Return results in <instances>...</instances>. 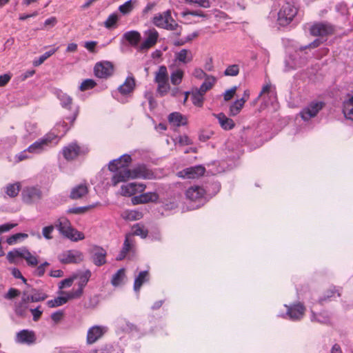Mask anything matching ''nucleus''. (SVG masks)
Returning <instances> with one entry per match:
<instances>
[{"mask_svg": "<svg viewBox=\"0 0 353 353\" xmlns=\"http://www.w3.org/2000/svg\"><path fill=\"white\" fill-rule=\"evenodd\" d=\"M155 178L154 172L148 169L144 164L138 165L132 169H125L114 174L112 178V183L116 186L121 182H125L129 179H152Z\"/></svg>", "mask_w": 353, "mask_h": 353, "instance_id": "nucleus-1", "label": "nucleus"}, {"mask_svg": "<svg viewBox=\"0 0 353 353\" xmlns=\"http://www.w3.org/2000/svg\"><path fill=\"white\" fill-rule=\"evenodd\" d=\"M152 22L158 28L172 31L175 30L178 36L181 34L182 27L172 18L171 11L169 10L155 15Z\"/></svg>", "mask_w": 353, "mask_h": 353, "instance_id": "nucleus-2", "label": "nucleus"}, {"mask_svg": "<svg viewBox=\"0 0 353 353\" xmlns=\"http://www.w3.org/2000/svg\"><path fill=\"white\" fill-rule=\"evenodd\" d=\"M57 98L61 102V107L68 111L65 119L72 125L79 114V106L74 105L72 97L61 91L57 94Z\"/></svg>", "mask_w": 353, "mask_h": 353, "instance_id": "nucleus-3", "label": "nucleus"}, {"mask_svg": "<svg viewBox=\"0 0 353 353\" xmlns=\"http://www.w3.org/2000/svg\"><path fill=\"white\" fill-rule=\"evenodd\" d=\"M55 227L61 234L73 241L83 240L85 238L83 233L72 228L70 221L65 217L59 218Z\"/></svg>", "mask_w": 353, "mask_h": 353, "instance_id": "nucleus-4", "label": "nucleus"}, {"mask_svg": "<svg viewBox=\"0 0 353 353\" xmlns=\"http://www.w3.org/2000/svg\"><path fill=\"white\" fill-rule=\"evenodd\" d=\"M298 13V9L290 2H284L278 12L277 22L281 26L289 25Z\"/></svg>", "mask_w": 353, "mask_h": 353, "instance_id": "nucleus-5", "label": "nucleus"}, {"mask_svg": "<svg viewBox=\"0 0 353 353\" xmlns=\"http://www.w3.org/2000/svg\"><path fill=\"white\" fill-rule=\"evenodd\" d=\"M145 39L139 45V50L141 52L147 51L153 48L157 43L159 34L155 28H150L143 32Z\"/></svg>", "mask_w": 353, "mask_h": 353, "instance_id": "nucleus-6", "label": "nucleus"}, {"mask_svg": "<svg viewBox=\"0 0 353 353\" xmlns=\"http://www.w3.org/2000/svg\"><path fill=\"white\" fill-rule=\"evenodd\" d=\"M334 27L326 22L314 23L310 28V33L314 37H327L333 34Z\"/></svg>", "mask_w": 353, "mask_h": 353, "instance_id": "nucleus-7", "label": "nucleus"}, {"mask_svg": "<svg viewBox=\"0 0 353 353\" xmlns=\"http://www.w3.org/2000/svg\"><path fill=\"white\" fill-rule=\"evenodd\" d=\"M114 71L113 63L108 61L98 62L94 67L95 76L100 79H108L113 74Z\"/></svg>", "mask_w": 353, "mask_h": 353, "instance_id": "nucleus-8", "label": "nucleus"}, {"mask_svg": "<svg viewBox=\"0 0 353 353\" xmlns=\"http://www.w3.org/2000/svg\"><path fill=\"white\" fill-rule=\"evenodd\" d=\"M58 259L63 264L79 263L83 261V254L79 250H70L60 254Z\"/></svg>", "mask_w": 353, "mask_h": 353, "instance_id": "nucleus-9", "label": "nucleus"}, {"mask_svg": "<svg viewBox=\"0 0 353 353\" xmlns=\"http://www.w3.org/2000/svg\"><path fill=\"white\" fill-rule=\"evenodd\" d=\"M132 157L129 154H123L119 158L112 160L109 163L108 169L112 172L117 173L121 170L129 169L128 167L132 163Z\"/></svg>", "mask_w": 353, "mask_h": 353, "instance_id": "nucleus-10", "label": "nucleus"}, {"mask_svg": "<svg viewBox=\"0 0 353 353\" xmlns=\"http://www.w3.org/2000/svg\"><path fill=\"white\" fill-rule=\"evenodd\" d=\"M42 198V192L38 187H26L22 192V199L27 204H32Z\"/></svg>", "mask_w": 353, "mask_h": 353, "instance_id": "nucleus-11", "label": "nucleus"}, {"mask_svg": "<svg viewBox=\"0 0 353 353\" xmlns=\"http://www.w3.org/2000/svg\"><path fill=\"white\" fill-rule=\"evenodd\" d=\"M324 105L325 103L322 101H312L301 110L300 115L304 121H308L316 117Z\"/></svg>", "mask_w": 353, "mask_h": 353, "instance_id": "nucleus-12", "label": "nucleus"}, {"mask_svg": "<svg viewBox=\"0 0 353 353\" xmlns=\"http://www.w3.org/2000/svg\"><path fill=\"white\" fill-rule=\"evenodd\" d=\"M108 328L102 325H94L87 332L86 343L88 345L96 343L107 332Z\"/></svg>", "mask_w": 353, "mask_h": 353, "instance_id": "nucleus-13", "label": "nucleus"}, {"mask_svg": "<svg viewBox=\"0 0 353 353\" xmlns=\"http://www.w3.org/2000/svg\"><path fill=\"white\" fill-rule=\"evenodd\" d=\"M62 154L67 161H72L79 155L84 154V151L79 145L74 142L64 147L62 150Z\"/></svg>", "mask_w": 353, "mask_h": 353, "instance_id": "nucleus-14", "label": "nucleus"}, {"mask_svg": "<svg viewBox=\"0 0 353 353\" xmlns=\"http://www.w3.org/2000/svg\"><path fill=\"white\" fill-rule=\"evenodd\" d=\"M205 194L204 188L198 185L191 186L185 192L186 198L192 202H201Z\"/></svg>", "mask_w": 353, "mask_h": 353, "instance_id": "nucleus-15", "label": "nucleus"}, {"mask_svg": "<svg viewBox=\"0 0 353 353\" xmlns=\"http://www.w3.org/2000/svg\"><path fill=\"white\" fill-rule=\"evenodd\" d=\"M205 169L202 165H196L183 169L179 176L186 179H196L204 174Z\"/></svg>", "mask_w": 353, "mask_h": 353, "instance_id": "nucleus-16", "label": "nucleus"}, {"mask_svg": "<svg viewBox=\"0 0 353 353\" xmlns=\"http://www.w3.org/2000/svg\"><path fill=\"white\" fill-rule=\"evenodd\" d=\"M146 185L143 183H130L121 186L120 194L123 196H131L138 192L144 191Z\"/></svg>", "mask_w": 353, "mask_h": 353, "instance_id": "nucleus-17", "label": "nucleus"}, {"mask_svg": "<svg viewBox=\"0 0 353 353\" xmlns=\"http://www.w3.org/2000/svg\"><path fill=\"white\" fill-rule=\"evenodd\" d=\"M287 307V315L292 320H300L305 314V307L301 303H297L292 305H285Z\"/></svg>", "mask_w": 353, "mask_h": 353, "instance_id": "nucleus-18", "label": "nucleus"}, {"mask_svg": "<svg viewBox=\"0 0 353 353\" xmlns=\"http://www.w3.org/2000/svg\"><path fill=\"white\" fill-rule=\"evenodd\" d=\"M91 259L97 266H101L106 263V251L101 247L95 246L91 252Z\"/></svg>", "mask_w": 353, "mask_h": 353, "instance_id": "nucleus-19", "label": "nucleus"}, {"mask_svg": "<svg viewBox=\"0 0 353 353\" xmlns=\"http://www.w3.org/2000/svg\"><path fill=\"white\" fill-rule=\"evenodd\" d=\"M36 336L34 332L28 330H22L16 334L15 341L18 343L31 345L35 343Z\"/></svg>", "mask_w": 353, "mask_h": 353, "instance_id": "nucleus-20", "label": "nucleus"}, {"mask_svg": "<svg viewBox=\"0 0 353 353\" xmlns=\"http://www.w3.org/2000/svg\"><path fill=\"white\" fill-rule=\"evenodd\" d=\"M159 196L157 192H149L135 196L132 199L134 205L148 203L149 202H157Z\"/></svg>", "mask_w": 353, "mask_h": 353, "instance_id": "nucleus-21", "label": "nucleus"}, {"mask_svg": "<svg viewBox=\"0 0 353 353\" xmlns=\"http://www.w3.org/2000/svg\"><path fill=\"white\" fill-rule=\"evenodd\" d=\"M55 138V137H43L32 144H31L27 149V150L30 153H39L43 151L45 147L48 146L52 141Z\"/></svg>", "mask_w": 353, "mask_h": 353, "instance_id": "nucleus-22", "label": "nucleus"}, {"mask_svg": "<svg viewBox=\"0 0 353 353\" xmlns=\"http://www.w3.org/2000/svg\"><path fill=\"white\" fill-rule=\"evenodd\" d=\"M192 52L189 49L183 48L174 52V61L187 65L193 61Z\"/></svg>", "mask_w": 353, "mask_h": 353, "instance_id": "nucleus-23", "label": "nucleus"}, {"mask_svg": "<svg viewBox=\"0 0 353 353\" xmlns=\"http://www.w3.org/2000/svg\"><path fill=\"white\" fill-rule=\"evenodd\" d=\"M91 275L92 273L89 270L73 275L74 279H79L78 290H81V292H83V288L85 287L88 282L89 281Z\"/></svg>", "mask_w": 353, "mask_h": 353, "instance_id": "nucleus-24", "label": "nucleus"}, {"mask_svg": "<svg viewBox=\"0 0 353 353\" xmlns=\"http://www.w3.org/2000/svg\"><path fill=\"white\" fill-rule=\"evenodd\" d=\"M168 121L174 126L179 127L188 123L187 118L179 112H174L169 114Z\"/></svg>", "mask_w": 353, "mask_h": 353, "instance_id": "nucleus-25", "label": "nucleus"}, {"mask_svg": "<svg viewBox=\"0 0 353 353\" xmlns=\"http://www.w3.org/2000/svg\"><path fill=\"white\" fill-rule=\"evenodd\" d=\"M21 258L24 259L27 264L31 267H36L38 265L39 260L38 256L32 254L26 248H22V252L20 254Z\"/></svg>", "mask_w": 353, "mask_h": 353, "instance_id": "nucleus-26", "label": "nucleus"}, {"mask_svg": "<svg viewBox=\"0 0 353 353\" xmlns=\"http://www.w3.org/2000/svg\"><path fill=\"white\" fill-rule=\"evenodd\" d=\"M218 119L221 127L225 130H230L235 126V123L232 119L227 117L223 113L214 114Z\"/></svg>", "mask_w": 353, "mask_h": 353, "instance_id": "nucleus-27", "label": "nucleus"}, {"mask_svg": "<svg viewBox=\"0 0 353 353\" xmlns=\"http://www.w3.org/2000/svg\"><path fill=\"white\" fill-rule=\"evenodd\" d=\"M123 38L132 46H137L141 39V35L137 30H130L123 34Z\"/></svg>", "mask_w": 353, "mask_h": 353, "instance_id": "nucleus-28", "label": "nucleus"}, {"mask_svg": "<svg viewBox=\"0 0 353 353\" xmlns=\"http://www.w3.org/2000/svg\"><path fill=\"white\" fill-rule=\"evenodd\" d=\"M135 87V80L132 77L125 79L124 83L119 88V90L122 94H128L133 91Z\"/></svg>", "mask_w": 353, "mask_h": 353, "instance_id": "nucleus-29", "label": "nucleus"}, {"mask_svg": "<svg viewBox=\"0 0 353 353\" xmlns=\"http://www.w3.org/2000/svg\"><path fill=\"white\" fill-rule=\"evenodd\" d=\"M88 192V186L85 184H81L72 189L70 197L72 199H79L86 195Z\"/></svg>", "mask_w": 353, "mask_h": 353, "instance_id": "nucleus-30", "label": "nucleus"}, {"mask_svg": "<svg viewBox=\"0 0 353 353\" xmlns=\"http://www.w3.org/2000/svg\"><path fill=\"white\" fill-rule=\"evenodd\" d=\"M216 81V79L214 76H207V77L205 79L204 82L201 85L199 91L201 92V93H203L205 94L206 92L212 89V88L214 86Z\"/></svg>", "mask_w": 353, "mask_h": 353, "instance_id": "nucleus-31", "label": "nucleus"}, {"mask_svg": "<svg viewBox=\"0 0 353 353\" xmlns=\"http://www.w3.org/2000/svg\"><path fill=\"white\" fill-rule=\"evenodd\" d=\"M21 188V183L19 182H16L14 183L8 184L6 187V194L11 197H16Z\"/></svg>", "mask_w": 353, "mask_h": 353, "instance_id": "nucleus-32", "label": "nucleus"}, {"mask_svg": "<svg viewBox=\"0 0 353 353\" xmlns=\"http://www.w3.org/2000/svg\"><path fill=\"white\" fill-rule=\"evenodd\" d=\"M169 81L168 72L166 66L161 65L154 73V82Z\"/></svg>", "mask_w": 353, "mask_h": 353, "instance_id": "nucleus-33", "label": "nucleus"}, {"mask_svg": "<svg viewBox=\"0 0 353 353\" xmlns=\"http://www.w3.org/2000/svg\"><path fill=\"white\" fill-rule=\"evenodd\" d=\"M184 71L182 69H176L171 72L170 81L174 85H179L183 81L184 77Z\"/></svg>", "mask_w": 353, "mask_h": 353, "instance_id": "nucleus-34", "label": "nucleus"}, {"mask_svg": "<svg viewBox=\"0 0 353 353\" xmlns=\"http://www.w3.org/2000/svg\"><path fill=\"white\" fill-rule=\"evenodd\" d=\"M122 217L127 221H137L143 217V213L137 210H125L122 213Z\"/></svg>", "mask_w": 353, "mask_h": 353, "instance_id": "nucleus-35", "label": "nucleus"}, {"mask_svg": "<svg viewBox=\"0 0 353 353\" xmlns=\"http://www.w3.org/2000/svg\"><path fill=\"white\" fill-rule=\"evenodd\" d=\"M148 280V272L142 271L141 272L137 277L134 280V290L136 292L139 291L142 285Z\"/></svg>", "mask_w": 353, "mask_h": 353, "instance_id": "nucleus-36", "label": "nucleus"}, {"mask_svg": "<svg viewBox=\"0 0 353 353\" xmlns=\"http://www.w3.org/2000/svg\"><path fill=\"white\" fill-rule=\"evenodd\" d=\"M125 277V270L124 268L119 269L112 277L111 284L117 287L123 283Z\"/></svg>", "mask_w": 353, "mask_h": 353, "instance_id": "nucleus-37", "label": "nucleus"}, {"mask_svg": "<svg viewBox=\"0 0 353 353\" xmlns=\"http://www.w3.org/2000/svg\"><path fill=\"white\" fill-rule=\"evenodd\" d=\"M343 112L347 119L353 121V97L343 103Z\"/></svg>", "mask_w": 353, "mask_h": 353, "instance_id": "nucleus-38", "label": "nucleus"}, {"mask_svg": "<svg viewBox=\"0 0 353 353\" xmlns=\"http://www.w3.org/2000/svg\"><path fill=\"white\" fill-rule=\"evenodd\" d=\"M133 232L132 236H140L141 238L145 239L147 237L148 234V230L145 228V226L141 223H137L132 227Z\"/></svg>", "mask_w": 353, "mask_h": 353, "instance_id": "nucleus-39", "label": "nucleus"}, {"mask_svg": "<svg viewBox=\"0 0 353 353\" xmlns=\"http://www.w3.org/2000/svg\"><path fill=\"white\" fill-rule=\"evenodd\" d=\"M245 103H243V101H241L240 99L236 100L230 106V111L229 114L230 116H236L238 114L240 113L241 110L244 106Z\"/></svg>", "mask_w": 353, "mask_h": 353, "instance_id": "nucleus-40", "label": "nucleus"}, {"mask_svg": "<svg viewBox=\"0 0 353 353\" xmlns=\"http://www.w3.org/2000/svg\"><path fill=\"white\" fill-rule=\"evenodd\" d=\"M58 48H52L40 56L38 59H34L33 61V65L37 67L41 65L47 59L54 54L57 51Z\"/></svg>", "mask_w": 353, "mask_h": 353, "instance_id": "nucleus-41", "label": "nucleus"}, {"mask_svg": "<svg viewBox=\"0 0 353 353\" xmlns=\"http://www.w3.org/2000/svg\"><path fill=\"white\" fill-rule=\"evenodd\" d=\"M137 0H129L123 4L119 6V10L123 14H128L130 13L134 9V6L137 3Z\"/></svg>", "mask_w": 353, "mask_h": 353, "instance_id": "nucleus-42", "label": "nucleus"}, {"mask_svg": "<svg viewBox=\"0 0 353 353\" xmlns=\"http://www.w3.org/2000/svg\"><path fill=\"white\" fill-rule=\"evenodd\" d=\"M60 294L63 295L65 299H67V302L72 299H79L83 294V292H81V290H72L69 292L61 291L59 292Z\"/></svg>", "mask_w": 353, "mask_h": 353, "instance_id": "nucleus-43", "label": "nucleus"}, {"mask_svg": "<svg viewBox=\"0 0 353 353\" xmlns=\"http://www.w3.org/2000/svg\"><path fill=\"white\" fill-rule=\"evenodd\" d=\"M157 84V92L161 96L163 97L168 94L170 89L169 81L155 82Z\"/></svg>", "mask_w": 353, "mask_h": 353, "instance_id": "nucleus-44", "label": "nucleus"}, {"mask_svg": "<svg viewBox=\"0 0 353 353\" xmlns=\"http://www.w3.org/2000/svg\"><path fill=\"white\" fill-rule=\"evenodd\" d=\"M134 239L132 236L131 234H127L125 235V241L123 245L122 250L127 253L130 252L134 247Z\"/></svg>", "mask_w": 353, "mask_h": 353, "instance_id": "nucleus-45", "label": "nucleus"}, {"mask_svg": "<svg viewBox=\"0 0 353 353\" xmlns=\"http://www.w3.org/2000/svg\"><path fill=\"white\" fill-rule=\"evenodd\" d=\"M204 94L201 93L198 90L192 94V103L197 107H202L203 104Z\"/></svg>", "mask_w": 353, "mask_h": 353, "instance_id": "nucleus-46", "label": "nucleus"}, {"mask_svg": "<svg viewBox=\"0 0 353 353\" xmlns=\"http://www.w3.org/2000/svg\"><path fill=\"white\" fill-rule=\"evenodd\" d=\"M48 295L41 291H38L36 290H33L32 291V294L30 295V301L31 302H39L44 301L47 299Z\"/></svg>", "mask_w": 353, "mask_h": 353, "instance_id": "nucleus-47", "label": "nucleus"}, {"mask_svg": "<svg viewBox=\"0 0 353 353\" xmlns=\"http://www.w3.org/2000/svg\"><path fill=\"white\" fill-rule=\"evenodd\" d=\"M67 303V299L63 296H59L54 299L49 300L47 302V305L49 307H56L61 306Z\"/></svg>", "mask_w": 353, "mask_h": 353, "instance_id": "nucleus-48", "label": "nucleus"}, {"mask_svg": "<svg viewBox=\"0 0 353 353\" xmlns=\"http://www.w3.org/2000/svg\"><path fill=\"white\" fill-rule=\"evenodd\" d=\"M240 68L237 64L228 66L224 71L225 76L236 77L239 74Z\"/></svg>", "mask_w": 353, "mask_h": 353, "instance_id": "nucleus-49", "label": "nucleus"}, {"mask_svg": "<svg viewBox=\"0 0 353 353\" xmlns=\"http://www.w3.org/2000/svg\"><path fill=\"white\" fill-rule=\"evenodd\" d=\"M97 83L91 79H87L83 81L79 86V90L82 92L94 88Z\"/></svg>", "mask_w": 353, "mask_h": 353, "instance_id": "nucleus-50", "label": "nucleus"}, {"mask_svg": "<svg viewBox=\"0 0 353 353\" xmlns=\"http://www.w3.org/2000/svg\"><path fill=\"white\" fill-rule=\"evenodd\" d=\"M28 237V234H25V233H17V234H14L10 236H9L7 240H6V242L8 243V244L9 245H14L15 243H17L19 241L23 239H26Z\"/></svg>", "mask_w": 353, "mask_h": 353, "instance_id": "nucleus-51", "label": "nucleus"}, {"mask_svg": "<svg viewBox=\"0 0 353 353\" xmlns=\"http://www.w3.org/2000/svg\"><path fill=\"white\" fill-rule=\"evenodd\" d=\"M119 19L118 15L116 13L111 14L109 15L108 19L104 22V26L110 29L115 26L116 23H117Z\"/></svg>", "mask_w": 353, "mask_h": 353, "instance_id": "nucleus-52", "label": "nucleus"}, {"mask_svg": "<svg viewBox=\"0 0 353 353\" xmlns=\"http://www.w3.org/2000/svg\"><path fill=\"white\" fill-rule=\"evenodd\" d=\"M28 305L24 303H19L15 307V313L17 316L25 317L27 314Z\"/></svg>", "mask_w": 353, "mask_h": 353, "instance_id": "nucleus-53", "label": "nucleus"}, {"mask_svg": "<svg viewBox=\"0 0 353 353\" xmlns=\"http://www.w3.org/2000/svg\"><path fill=\"white\" fill-rule=\"evenodd\" d=\"M188 15H192V16H196V17H201L203 18H208V15L205 13H204L202 10H185L183 12H181V16L183 17H185Z\"/></svg>", "mask_w": 353, "mask_h": 353, "instance_id": "nucleus-54", "label": "nucleus"}, {"mask_svg": "<svg viewBox=\"0 0 353 353\" xmlns=\"http://www.w3.org/2000/svg\"><path fill=\"white\" fill-rule=\"evenodd\" d=\"M187 3L196 4L198 6L203 8H209L211 6L210 0H184Z\"/></svg>", "mask_w": 353, "mask_h": 353, "instance_id": "nucleus-55", "label": "nucleus"}, {"mask_svg": "<svg viewBox=\"0 0 353 353\" xmlns=\"http://www.w3.org/2000/svg\"><path fill=\"white\" fill-rule=\"evenodd\" d=\"M96 205H91L85 206V207L73 208L70 209L68 210V212L70 213L76 214H83V213L86 212L87 211H88L89 210L94 208Z\"/></svg>", "mask_w": 353, "mask_h": 353, "instance_id": "nucleus-56", "label": "nucleus"}, {"mask_svg": "<svg viewBox=\"0 0 353 353\" xmlns=\"http://www.w3.org/2000/svg\"><path fill=\"white\" fill-rule=\"evenodd\" d=\"M176 141L181 146L190 145L193 143L192 139L185 134L179 136L176 138Z\"/></svg>", "mask_w": 353, "mask_h": 353, "instance_id": "nucleus-57", "label": "nucleus"}, {"mask_svg": "<svg viewBox=\"0 0 353 353\" xmlns=\"http://www.w3.org/2000/svg\"><path fill=\"white\" fill-rule=\"evenodd\" d=\"M50 265L48 262H44L40 265L37 266V269L34 271V274L39 277L43 276L46 272V268Z\"/></svg>", "mask_w": 353, "mask_h": 353, "instance_id": "nucleus-58", "label": "nucleus"}, {"mask_svg": "<svg viewBox=\"0 0 353 353\" xmlns=\"http://www.w3.org/2000/svg\"><path fill=\"white\" fill-rule=\"evenodd\" d=\"M54 230V226L52 225L46 226L42 230V234L43 237L46 239H52V232Z\"/></svg>", "mask_w": 353, "mask_h": 353, "instance_id": "nucleus-59", "label": "nucleus"}, {"mask_svg": "<svg viewBox=\"0 0 353 353\" xmlns=\"http://www.w3.org/2000/svg\"><path fill=\"white\" fill-rule=\"evenodd\" d=\"M22 252V248L10 251L8 253L7 258L10 263H13L16 258H21L20 254Z\"/></svg>", "mask_w": 353, "mask_h": 353, "instance_id": "nucleus-60", "label": "nucleus"}, {"mask_svg": "<svg viewBox=\"0 0 353 353\" xmlns=\"http://www.w3.org/2000/svg\"><path fill=\"white\" fill-rule=\"evenodd\" d=\"M236 90V86H233L230 89L226 90L223 94L224 100L225 101H229L230 100H231L234 97Z\"/></svg>", "mask_w": 353, "mask_h": 353, "instance_id": "nucleus-61", "label": "nucleus"}, {"mask_svg": "<svg viewBox=\"0 0 353 353\" xmlns=\"http://www.w3.org/2000/svg\"><path fill=\"white\" fill-rule=\"evenodd\" d=\"M74 276H72V277L70 278H68V279H65L64 280H62L60 283H59V288L60 290H62L65 288H69L70 287L72 283H73V281H74Z\"/></svg>", "mask_w": 353, "mask_h": 353, "instance_id": "nucleus-62", "label": "nucleus"}, {"mask_svg": "<svg viewBox=\"0 0 353 353\" xmlns=\"http://www.w3.org/2000/svg\"><path fill=\"white\" fill-rule=\"evenodd\" d=\"M336 291L334 288H331L325 292L323 296L319 299V302L322 303L323 301H326L327 299L331 298L334 296Z\"/></svg>", "mask_w": 353, "mask_h": 353, "instance_id": "nucleus-63", "label": "nucleus"}, {"mask_svg": "<svg viewBox=\"0 0 353 353\" xmlns=\"http://www.w3.org/2000/svg\"><path fill=\"white\" fill-rule=\"evenodd\" d=\"M40 306H38L34 309H30L34 321H38L42 315L43 311L40 310Z\"/></svg>", "mask_w": 353, "mask_h": 353, "instance_id": "nucleus-64", "label": "nucleus"}]
</instances>
